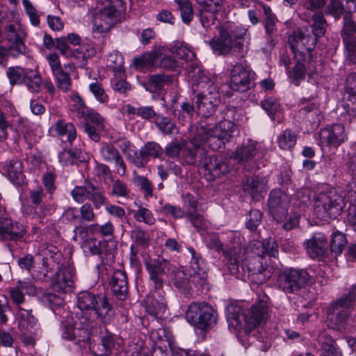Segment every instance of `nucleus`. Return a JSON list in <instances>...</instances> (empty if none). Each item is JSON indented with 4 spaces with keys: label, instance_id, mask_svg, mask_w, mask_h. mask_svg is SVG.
Returning a JSON list of instances; mask_svg holds the SVG:
<instances>
[{
    "label": "nucleus",
    "instance_id": "f257e3e1",
    "mask_svg": "<svg viewBox=\"0 0 356 356\" xmlns=\"http://www.w3.org/2000/svg\"><path fill=\"white\" fill-rule=\"evenodd\" d=\"M188 79L194 90H201L197 95L196 108L202 120L196 128L192 143L196 147L202 143H208L211 149L218 150L237 132L234 123L237 120V109L234 107L225 108L221 114L222 120L214 126V120L211 117L220 104L218 87L197 67L188 72Z\"/></svg>",
    "mask_w": 356,
    "mask_h": 356
},
{
    "label": "nucleus",
    "instance_id": "f03ea898",
    "mask_svg": "<svg viewBox=\"0 0 356 356\" xmlns=\"http://www.w3.org/2000/svg\"><path fill=\"white\" fill-rule=\"evenodd\" d=\"M268 318V307L264 302L252 305L246 312L238 305H229L227 307L229 327L246 334L264 323Z\"/></svg>",
    "mask_w": 356,
    "mask_h": 356
},
{
    "label": "nucleus",
    "instance_id": "7ed1b4c3",
    "mask_svg": "<svg viewBox=\"0 0 356 356\" xmlns=\"http://www.w3.org/2000/svg\"><path fill=\"white\" fill-rule=\"evenodd\" d=\"M188 250L192 257L189 268L175 269L171 275L172 283L181 290L190 289L192 284L202 285L207 276L204 262L200 261V258L193 248H188Z\"/></svg>",
    "mask_w": 356,
    "mask_h": 356
},
{
    "label": "nucleus",
    "instance_id": "20e7f679",
    "mask_svg": "<svg viewBox=\"0 0 356 356\" xmlns=\"http://www.w3.org/2000/svg\"><path fill=\"white\" fill-rule=\"evenodd\" d=\"M356 289L353 286L339 300L332 302L327 310V325L334 330L346 329L354 309Z\"/></svg>",
    "mask_w": 356,
    "mask_h": 356
},
{
    "label": "nucleus",
    "instance_id": "39448f33",
    "mask_svg": "<svg viewBox=\"0 0 356 356\" xmlns=\"http://www.w3.org/2000/svg\"><path fill=\"white\" fill-rule=\"evenodd\" d=\"M123 10L122 0H105L97 6L93 15V32L104 33L110 31L119 22Z\"/></svg>",
    "mask_w": 356,
    "mask_h": 356
},
{
    "label": "nucleus",
    "instance_id": "423d86ee",
    "mask_svg": "<svg viewBox=\"0 0 356 356\" xmlns=\"http://www.w3.org/2000/svg\"><path fill=\"white\" fill-rule=\"evenodd\" d=\"M77 307L81 310H93L103 323H111L114 317V310L106 296H96L84 291L77 295Z\"/></svg>",
    "mask_w": 356,
    "mask_h": 356
},
{
    "label": "nucleus",
    "instance_id": "0eeeda50",
    "mask_svg": "<svg viewBox=\"0 0 356 356\" xmlns=\"http://www.w3.org/2000/svg\"><path fill=\"white\" fill-rule=\"evenodd\" d=\"M343 198L334 188L326 187L314 196V211L320 219L335 218L343 209Z\"/></svg>",
    "mask_w": 356,
    "mask_h": 356
},
{
    "label": "nucleus",
    "instance_id": "6e6552de",
    "mask_svg": "<svg viewBox=\"0 0 356 356\" xmlns=\"http://www.w3.org/2000/svg\"><path fill=\"white\" fill-rule=\"evenodd\" d=\"M186 318L193 326L204 330L211 328L216 323V313L206 303L193 302L187 309Z\"/></svg>",
    "mask_w": 356,
    "mask_h": 356
},
{
    "label": "nucleus",
    "instance_id": "1a4fd4ad",
    "mask_svg": "<svg viewBox=\"0 0 356 356\" xmlns=\"http://www.w3.org/2000/svg\"><path fill=\"white\" fill-rule=\"evenodd\" d=\"M309 38L305 36L302 33H295L289 38L291 49L294 53L296 58L299 60V57L302 56V54L307 53L309 55L312 49L311 47H305V40H308ZM306 68L304 63L298 60L291 71L289 72V77L291 81L295 85L298 86L300 82L305 77Z\"/></svg>",
    "mask_w": 356,
    "mask_h": 356
},
{
    "label": "nucleus",
    "instance_id": "9d476101",
    "mask_svg": "<svg viewBox=\"0 0 356 356\" xmlns=\"http://www.w3.org/2000/svg\"><path fill=\"white\" fill-rule=\"evenodd\" d=\"M310 276L305 270H290L278 277V286L285 293H294L309 282Z\"/></svg>",
    "mask_w": 356,
    "mask_h": 356
},
{
    "label": "nucleus",
    "instance_id": "9b49d317",
    "mask_svg": "<svg viewBox=\"0 0 356 356\" xmlns=\"http://www.w3.org/2000/svg\"><path fill=\"white\" fill-rule=\"evenodd\" d=\"M5 37L14 52L26 54L24 40L27 35L25 28L18 18L6 24L4 27Z\"/></svg>",
    "mask_w": 356,
    "mask_h": 356
},
{
    "label": "nucleus",
    "instance_id": "f8f14e48",
    "mask_svg": "<svg viewBox=\"0 0 356 356\" xmlns=\"http://www.w3.org/2000/svg\"><path fill=\"white\" fill-rule=\"evenodd\" d=\"M145 266L152 286L155 290H163V286L166 282L167 261L161 257L156 259L149 258L146 261Z\"/></svg>",
    "mask_w": 356,
    "mask_h": 356
},
{
    "label": "nucleus",
    "instance_id": "ddd939ff",
    "mask_svg": "<svg viewBox=\"0 0 356 356\" xmlns=\"http://www.w3.org/2000/svg\"><path fill=\"white\" fill-rule=\"evenodd\" d=\"M290 200L289 197L280 190H273L268 198V210L273 218L278 222L286 217Z\"/></svg>",
    "mask_w": 356,
    "mask_h": 356
},
{
    "label": "nucleus",
    "instance_id": "4468645a",
    "mask_svg": "<svg viewBox=\"0 0 356 356\" xmlns=\"http://www.w3.org/2000/svg\"><path fill=\"white\" fill-rule=\"evenodd\" d=\"M191 144L193 145V148L186 147L184 149L186 145L185 141L180 143L171 142L166 146L165 153L170 157H177L179 155L181 152H182L183 154L188 158V163H195L196 158L197 156L201 158L204 154L205 150L204 145H208V143H202V145L197 147L195 146L192 142Z\"/></svg>",
    "mask_w": 356,
    "mask_h": 356
},
{
    "label": "nucleus",
    "instance_id": "2eb2a0df",
    "mask_svg": "<svg viewBox=\"0 0 356 356\" xmlns=\"http://www.w3.org/2000/svg\"><path fill=\"white\" fill-rule=\"evenodd\" d=\"M74 269L70 266L60 267L51 278V288L57 292L70 293L74 289Z\"/></svg>",
    "mask_w": 356,
    "mask_h": 356
},
{
    "label": "nucleus",
    "instance_id": "dca6fc26",
    "mask_svg": "<svg viewBox=\"0 0 356 356\" xmlns=\"http://www.w3.org/2000/svg\"><path fill=\"white\" fill-rule=\"evenodd\" d=\"M254 73L247 67L237 63L233 66L230 74V87L232 90L243 92L250 87Z\"/></svg>",
    "mask_w": 356,
    "mask_h": 356
},
{
    "label": "nucleus",
    "instance_id": "f3484780",
    "mask_svg": "<svg viewBox=\"0 0 356 356\" xmlns=\"http://www.w3.org/2000/svg\"><path fill=\"white\" fill-rule=\"evenodd\" d=\"M199 5L200 20L202 25L209 29L215 24L216 13L222 8L223 0H195Z\"/></svg>",
    "mask_w": 356,
    "mask_h": 356
},
{
    "label": "nucleus",
    "instance_id": "a211bd4d",
    "mask_svg": "<svg viewBox=\"0 0 356 356\" xmlns=\"http://www.w3.org/2000/svg\"><path fill=\"white\" fill-rule=\"evenodd\" d=\"M318 137L321 146L337 147L345 141L346 134L342 124H336L321 129Z\"/></svg>",
    "mask_w": 356,
    "mask_h": 356
},
{
    "label": "nucleus",
    "instance_id": "6ab92c4d",
    "mask_svg": "<svg viewBox=\"0 0 356 356\" xmlns=\"http://www.w3.org/2000/svg\"><path fill=\"white\" fill-rule=\"evenodd\" d=\"M161 291L154 289L143 301L146 312L155 318H162L166 312V302Z\"/></svg>",
    "mask_w": 356,
    "mask_h": 356
},
{
    "label": "nucleus",
    "instance_id": "aec40b11",
    "mask_svg": "<svg viewBox=\"0 0 356 356\" xmlns=\"http://www.w3.org/2000/svg\"><path fill=\"white\" fill-rule=\"evenodd\" d=\"M25 234V229L12 219L0 218V241L21 239Z\"/></svg>",
    "mask_w": 356,
    "mask_h": 356
},
{
    "label": "nucleus",
    "instance_id": "412c9836",
    "mask_svg": "<svg viewBox=\"0 0 356 356\" xmlns=\"http://www.w3.org/2000/svg\"><path fill=\"white\" fill-rule=\"evenodd\" d=\"M343 20V37L345 47L348 52V58L351 63H355V59L356 58V47L354 38L355 33V23L352 19L351 15L348 13L344 15Z\"/></svg>",
    "mask_w": 356,
    "mask_h": 356
},
{
    "label": "nucleus",
    "instance_id": "4be33fe9",
    "mask_svg": "<svg viewBox=\"0 0 356 356\" xmlns=\"http://www.w3.org/2000/svg\"><path fill=\"white\" fill-rule=\"evenodd\" d=\"M327 238L323 233L314 234L310 238L304 242L307 253L311 257L316 258L323 255L325 252Z\"/></svg>",
    "mask_w": 356,
    "mask_h": 356
},
{
    "label": "nucleus",
    "instance_id": "5701e85b",
    "mask_svg": "<svg viewBox=\"0 0 356 356\" xmlns=\"http://www.w3.org/2000/svg\"><path fill=\"white\" fill-rule=\"evenodd\" d=\"M205 171H207L213 178L219 177L229 171V166L222 158L209 156L204 160H200Z\"/></svg>",
    "mask_w": 356,
    "mask_h": 356
},
{
    "label": "nucleus",
    "instance_id": "b1692460",
    "mask_svg": "<svg viewBox=\"0 0 356 356\" xmlns=\"http://www.w3.org/2000/svg\"><path fill=\"white\" fill-rule=\"evenodd\" d=\"M220 38L212 40L209 44L212 49L218 54H227L234 45L232 35L224 27L219 29Z\"/></svg>",
    "mask_w": 356,
    "mask_h": 356
},
{
    "label": "nucleus",
    "instance_id": "393cba45",
    "mask_svg": "<svg viewBox=\"0 0 356 356\" xmlns=\"http://www.w3.org/2000/svg\"><path fill=\"white\" fill-rule=\"evenodd\" d=\"M23 291L29 296L37 294L36 287L30 281H19L15 287L9 290L10 296L14 303L19 305L24 302Z\"/></svg>",
    "mask_w": 356,
    "mask_h": 356
},
{
    "label": "nucleus",
    "instance_id": "a878e982",
    "mask_svg": "<svg viewBox=\"0 0 356 356\" xmlns=\"http://www.w3.org/2000/svg\"><path fill=\"white\" fill-rule=\"evenodd\" d=\"M243 188L245 192L254 199L258 195L266 192L268 189V180L266 177H249L243 181Z\"/></svg>",
    "mask_w": 356,
    "mask_h": 356
},
{
    "label": "nucleus",
    "instance_id": "bb28decb",
    "mask_svg": "<svg viewBox=\"0 0 356 356\" xmlns=\"http://www.w3.org/2000/svg\"><path fill=\"white\" fill-rule=\"evenodd\" d=\"M111 286L117 298L121 300L124 298L128 292V282L125 272L115 271L111 281Z\"/></svg>",
    "mask_w": 356,
    "mask_h": 356
},
{
    "label": "nucleus",
    "instance_id": "cd10ccee",
    "mask_svg": "<svg viewBox=\"0 0 356 356\" xmlns=\"http://www.w3.org/2000/svg\"><path fill=\"white\" fill-rule=\"evenodd\" d=\"M17 319L21 330L29 331L35 329L38 325L37 319L32 314V309L18 306L17 310Z\"/></svg>",
    "mask_w": 356,
    "mask_h": 356
},
{
    "label": "nucleus",
    "instance_id": "c85d7f7f",
    "mask_svg": "<svg viewBox=\"0 0 356 356\" xmlns=\"http://www.w3.org/2000/svg\"><path fill=\"white\" fill-rule=\"evenodd\" d=\"M159 54L156 51L145 53L132 60L134 67L140 71H144L156 67L155 60L159 58Z\"/></svg>",
    "mask_w": 356,
    "mask_h": 356
},
{
    "label": "nucleus",
    "instance_id": "c756f323",
    "mask_svg": "<svg viewBox=\"0 0 356 356\" xmlns=\"http://www.w3.org/2000/svg\"><path fill=\"white\" fill-rule=\"evenodd\" d=\"M162 152L161 147L159 145L154 142L147 143L140 151V158L136 160H133V163L137 167H143L145 165V160L149 157H159Z\"/></svg>",
    "mask_w": 356,
    "mask_h": 356
},
{
    "label": "nucleus",
    "instance_id": "7c9ffc66",
    "mask_svg": "<svg viewBox=\"0 0 356 356\" xmlns=\"http://www.w3.org/2000/svg\"><path fill=\"white\" fill-rule=\"evenodd\" d=\"M5 170L8 179L15 185H21L24 182L22 164L19 160H12L6 166Z\"/></svg>",
    "mask_w": 356,
    "mask_h": 356
},
{
    "label": "nucleus",
    "instance_id": "2f4dec72",
    "mask_svg": "<svg viewBox=\"0 0 356 356\" xmlns=\"http://www.w3.org/2000/svg\"><path fill=\"white\" fill-rule=\"evenodd\" d=\"M172 81L171 76L163 74L149 76L148 81L143 83L145 89L150 92H156L162 90L165 85L170 83Z\"/></svg>",
    "mask_w": 356,
    "mask_h": 356
},
{
    "label": "nucleus",
    "instance_id": "473e14b6",
    "mask_svg": "<svg viewBox=\"0 0 356 356\" xmlns=\"http://www.w3.org/2000/svg\"><path fill=\"white\" fill-rule=\"evenodd\" d=\"M57 134L62 138L63 142L72 143L76 137L74 126L72 123H67L63 120H58L54 125Z\"/></svg>",
    "mask_w": 356,
    "mask_h": 356
},
{
    "label": "nucleus",
    "instance_id": "72a5a7b5",
    "mask_svg": "<svg viewBox=\"0 0 356 356\" xmlns=\"http://www.w3.org/2000/svg\"><path fill=\"white\" fill-rule=\"evenodd\" d=\"M257 143L249 140L246 144L238 147L234 152V157L238 162H245L252 160L257 153Z\"/></svg>",
    "mask_w": 356,
    "mask_h": 356
},
{
    "label": "nucleus",
    "instance_id": "f704fd0d",
    "mask_svg": "<svg viewBox=\"0 0 356 356\" xmlns=\"http://www.w3.org/2000/svg\"><path fill=\"white\" fill-rule=\"evenodd\" d=\"M257 256L254 259L252 270L254 274L261 275V282L270 278L272 274V268L266 264V258L261 257L259 252H255Z\"/></svg>",
    "mask_w": 356,
    "mask_h": 356
},
{
    "label": "nucleus",
    "instance_id": "c9c22d12",
    "mask_svg": "<svg viewBox=\"0 0 356 356\" xmlns=\"http://www.w3.org/2000/svg\"><path fill=\"white\" fill-rule=\"evenodd\" d=\"M321 343V356H341L335 347L334 339L329 335L321 334L318 337Z\"/></svg>",
    "mask_w": 356,
    "mask_h": 356
},
{
    "label": "nucleus",
    "instance_id": "e433bc0d",
    "mask_svg": "<svg viewBox=\"0 0 356 356\" xmlns=\"http://www.w3.org/2000/svg\"><path fill=\"white\" fill-rule=\"evenodd\" d=\"M133 182L143 193L144 198L146 200L148 201L153 197L154 186L152 183L147 177L135 174L133 178Z\"/></svg>",
    "mask_w": 356,
    "mask_h": 356
},
{
    "label": "nucleus",
    "instance_id": "4c0bfd02",
    "mask_svg": "<svg viewBox=\"0 0 356 356\" xmlns=\"http://www.w3.org/2000/svg\"><path fill=\"white\" fill-rule=\"evenodd\" d=\"M346 244L347 240L343 233L336 232L332 234L330 241V250L335 256H339L341 254Z\"/></svg>",
    "mask_w": 356,
    "mask_h": 356
},
{
    "label": "nucleus",
    "instance_id": "58836bf2",
    "mask_svg": "<svg viewBox=\"0 0 356 356\" xmlns=\"http://www.w3.org/2000/svg\"><path fill=\"white\" fill-rule=\"evenodd\" d=\"M25 83L28 88L33 92H38L42 85V78L38 72L33 70H27L25 76Z\"/></svg>",
    "mask_w": 356,
    "mask_h": 356
},
{
    "label": "nucleus",
    "instance_id": "ea45409f",
    "mask_svg": "<svg viewBox=\"0 0 356 356\" xmlns=\"http://www.w3.org/2000/svg\"><path fill=\"white\" fill-rule=\"evenodd\" d=\"M134 218L138 222H143L148 225L155 223L156 219L152 211L139 205L138 209L134 211Z\"/></svg>",
    "mask_w": 356,
    "mask_h": 356
},
{
    "label": "nucleus",
    "instance_id": "a19ab883",
    "mask_svg": "<svg viewBox=\"0 0 356 356\" xmlns=\"http://www.w3.org/2000/svg\"><path fill=\"white\" fill-rule=\"evenodd\" d=\"M93 186L90 183L82 186H76L71 192L74 200L79 203L85 202L93 191Z\"/></svg>",
    "mask_w": 356,
    "mask_h": 356
},
{
    "label": "nucleus",
    "instance_id": "79ce46f5",
    "mask_svg": "<svg viewBox=\"0 0 356 356\" xmlns=\"http://www.w3.org/2000/svg\"><path fill=\"white\" fill-rule=\"evenodd\" d=\"M28 69H24L19 66L8 67L6 74L10 83L14 84H22L25 81V76Z\"/></svg>",
    "mask_w": 356,
    "mask_h": 356
},
{
    "label": "nucleus",
    "instance_id": "37998d69",
    "mask_svg": "<svg viewBox=\"0 0 356 356\" xmlns=\"http://www.w3.org/2000/svg\"><path fill=\"white\" fill-rule=\"evenodd\" d=\"M302 111L305 113L307 119L314 124H318L322 119L321 111L314 102L303 107Z\"/></svg>",
    "mask_w": 356,
    "mask_h": 356
},
{
    "label": "nucleus",
    "instance_id": "c03bdc74",
    "mask_svg": "<svg viewBox=\"0 0 356 356\" xmlns=\"http://www.w3.org/2000/svg\"><path fill=\"white\" fill-rule=\"evenodd\" d=\"M180 10L182 21L189 24L193 18V10L191 3L188 0H175Z\"/></svg>",
    "mask_w": 356,
    "mask_h": 356
},
{
    "label": "nucleus",
    "instance_id": "a18cd8bd",
    "mask_svg": "<svg viewBox=\"0 0 356 356\" xmlns=\"http://www.w3.org/2000/svg\"><path fill=\"white\" fill-rule=\"evenodd\" d=\"M57 88L64 92H67L71 88V79L70 74L63 70L53 74Z\"/></svg>",
    "mask_w": 356,
    "mask_h": 356
},
{
    "label": "nucleus",
    "instance_id": "49530a36",
    "mask_svg": "<svg viewBox=\"0 0 356 356\" xmlns=\"http://www.w3.org/2000/svg\"><path fill=\"white\" fill-rule=\"evenodd\" d=\"M296 143V136L291 130L286 129L278 137L277 143L279 147L283 149H289L294 147Z\"/></svg>",
    "mask_w": 356,
    "mask_h": 356
},
{
    "label": "nucleus",
    "instance_id": "de8ad7c7",
    "mask_svg": "<svg viewBox=\"0 0 356 356\" xmlns=\"http://www.w3.org/2000/svg\"><path fill=\"white\" fill-rule=\"evenodd\" d=\"M259 5L261 7L265 17L264 22L266 31L268 34H270L274 31L277 17L275 14L273 13L270 6L264 3H259Z\"/></svg>",
    "mask_w": 356,
    "mask_h": 356
},
{
    "label": "nucleus",
    "instance_id": "09e8293b",
    "mask_svg": "<svg viewBox=\"0 0 356 356\" xmlns=\"http://www.w3.org/2000/svg\"><path fill=\"white\" fill-rule=\"evenodd\" d=\"M131 238L135 247L139 246L146 248L149 243V237L148 234L140 228H136L131 232Z\"/></svg>",
    "mask_w": 356,
    "mask_h": 356
},
{
    "label": "nucleus",
    "instance_id": "8fccbe9b",
    "mask_svg": "<svg viewBox=\"0 0 356 356\" xmlns=\"http://www.w3.org/2000/svg\"><path fill=\"white\" fill-rule=\"evenodd\" d=\"M81 248L86 255H97L102 252L101 242L93 238L86 239Z\"/></svg>",
    "mask_w": 356,
    "mask_h": 356
},
{
    "label": "nucleus",
    "instance_id": "3c124183",
    "mask_svg": "<svg viewBox=\"0 0 356 356\" xmlns=\"http://www.w3.org/2000/svg\"><path fill=\"white\" fill-rule=\"evenodd\" d=\"M253 246L258 250L257 252H260L261 257H265L264 255L275 257L277 253V245L273 241L256 242L253 244Z\"/></svg>",
    "mask_w": 356,
    "mask_h": 356
},
{
    "label": "nucleus",
    "instance_id": "603ef678",
    "mask_svg": "<svg viewBox=\"0 0 356 356\" xmlns=\"http://www.w3.org/2000/svg\"><path fill=\"white\" fill-rule=\"evenodd\" d=\"M123 60L122 57L120 55L116 54H111L107 58V67L111 69L115 76H121L123 73Z\"/></svg>",
    "mask_w": 356,
    "mask_h": 356
},
{
    "label": "nucleus",
    "instance_id": "864d4df0",
    "mask_svg": "<svg viewBox=\"0 0 356 356\" xmlns=\"http://www.w3.org/2000/svg\"><path fill=\"white\" fill-rule=\"evenodd\" d=\"M24 11L28 15L32 25L38 26L40 24V15L33 3L30 0H22Z\"/></svg>",
    "mask_w": 356,
    "mask_h": 356
},
{
    "label": "nucleus",
    "instance_id": "5fc2aeb1",
    "mask_svg": "<svg viewBox=\"0 0 356 356\" xmlns=\"http://www.w3.org/2000/svg\"><path fill=\"white\" fill-rule=\"evenodd\" d=\"M314 24L312 27L313 33L316 37H321L324 35L326 29V22L322 13H318L314 15Z\"/></svg>",
    "mask_w": 356,
    "mask_h": 356
},
{
    "label": "nucleus",
    "instance_id": "6e6d98bb",
    "mask_svg": "<svg viewBox=\"0 0 356 356\" xmlns=\"http://www.w3.org/2000/svg\"><path fill=\"white\" fill-rule=\"evenodd\" d=\"M95 54L96 51L92 44H84L75 50L74 58L82 59V65H83L88 58L92 57Z\"/></svg>",
    "mask_w": 356,
    "mask_h": 356
},
{
    "label": "nucleus",
    "instance_id": "4d7b16f0",
    "mask_svg": "<svg viewBox=\"0 0 356 356\" xmlns=\"http://www.w3.org/2000/svg\"><path fill=\"white\" fill-rule=\"evenodd\" d=\"M228 264L231 270H236L242 261L241 256V249L239 248H233L225 253Z\"/></svg>",
    "mask_w": 356,
    "mask_h": 356
},
{
    "label": "nucleus",
    "instance_id": "13d9d810",
    "mask_svg": "<svg viewBox=\"0 0 356 356\" xmlns=\"http://www.w3.org/2000/svg\"><path fill=\"white\" fill-rule=\"evenodd\" d=\"M156 127L165 134H172L175 130V124L168 118L157 115L155 119Z\"/></svg>",
    "mask_w": 356,
    "mask_h": 356
},
{
    "label": "nucleus",
    "instance_id": "bf43d9fd",
    "mask_svg": "<svg viewBox=\"0 0 356 356\" xmlns=\"http://www.w3.org/2000/svg\"><path fill=\"white\" fill-rule=\"evenodd\" d=\"M25 54L22 52H14L11 49V45H8V47H4L3 45L0 44V66L3 67H6L8 62L9 56L17 58L21 55H24Z\"/></svg>",
    "mask_w": 356,
    "mask_h": 356
},
{
    "label": "nucleus",
    "instance_id": "052dcab7",
    "mask_svg": "<svg viewBox=\"0 0 356 356\" xmlns=\"http://www.w3.org/2000/svg\"><path fill=\"white\" fill-rule=\"evenodd\" d=\"M89 89L90 92L93 94L95 99L100 103L104 104L106 103L108 100V97L106 95L104 89L102 87V85L96 81L95 83H91L89 85Z\"/></svg>",
    "mask_w": 356,
    "mask_h": 356
},
{
    "label": "nucleus",
    "instance_id": "680f3d73",
    "mask_svg": "<svg viewBox=\"0 0 356 356\" xmlns=\"http://www.w3.org/2000/svg\"><path fill=\"white\" fill-rule=\"evenodd\" d=\"M262 108L267 113L271 118H274V115L280 109V104L278 102L272 97H268L265 100L261 102Z\"/></svg>",
    "mask_w": 356,
    "mask_h": 356
},
{
    "label": "nucleus",
    "instance_id": "e2e57ef3",
    "mask_svg": "<svg viewBox=\"0 0 356 356\" xmlns=\"http://www.w3.org/2000/svg\"><path fill=\"white\" fill-rule=\"evenodd\" d=\"M101 154L106 161L113 162L120 155L118 150L113 145L105 144L101 148Z\"/></svg>",
    "mask_w": 356,
    "mask_h": 356
},
{
    "label": "nucleus",
    "instance_id": "0e129e2a",
    "mask_svg": "<svg viewBox=\"0 0 356 356\" xmlns=\"http://www.w3.org/2000/svg\"><path fill=\"white\" fill-rule=\"evenodd\" d=\"M190 221L193 223V226L197 229H205L207 227V222L204 216L198 211L193 212L189 211L187 213Z\"/></svg>",
    "mask_w": 356,
    "mask_h": 356
},
{
    "label": "nucleus",
    "instance_id": "69168bd1",
    "mask_svg": "<svg viewBox=\"0 0 356 356\" xmlns=\"http://www.w3.org/2000/svg\"><path fill=\"white\" fill-rule=\"evenodd\" d=\"M55 46L63 56L74 58L75 51L71 49L64 38H57Z\"/></svg>",
    "mask_w": 356,
    "mask_h": 356
},
{
    "label": "nucleus",
    "instance_id": "338daca9",
    "mask_svg": "<svg viewBox=\"0 0 356 356\" xmlns=\"http://www.w3.org/2000/svg\"><path fill=\"white\" fill-rule=\"evenodd\" d=\"M88 122L86 124H90L93 126H95V128L97 130H104V118L97 113L94 111H88L87 115Z\"/></svg>",
    "mask_w": 356,
    "mask_h": 356
},
{
    "label": "nucleus",
    "instance_id": "774afa93",
    "mask_svg": "<svg viewBox=\"0 0 356 356\" xmlns=\"http://www.w3.org/2000/svg\"><path fill=\"white\" fill-rule=\"evenodd\" d=\"M102 345L104 349V353H102L101 355L107 356L116 348L117 343L114 341L113 334L107 333L102 337Z\"/></svg>",
    "mask_w": 356,
    "mask_h": 356
}]
</instances>
